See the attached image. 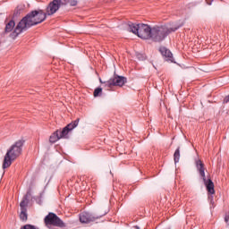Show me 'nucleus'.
I'll list each match as a JSON object with an SVG mask.
<instances>
[{
	"mask_svg": "<svg viewBox=\"0 0 229 229\" xmlns=\"http://www.w3.org/2000/svg\"><path fill=\"white\" fill-rule=\"evenodd\" d=\"M212 1H214V0H211L210 2H208V0H207V4L210 5V4H212Z\"/></svg>",
	"mask_w": 229,
	"mask_h": 229,
	"instance_id": "412c9836",
	"label": "nucleus"
},
{
	"mask_svg": "<svg viewBox=\"0 0 229 229\" xmlns=\"http://www.w3.org/2000/svg\"><path fill=\"white\" fill-rule=\"evenodd\" d=\"M15 30V21L11 20L5 24L4 33H12Z\"/></svg>",
	"mask_w": 229,
	"mask_h": 229,
	"instance_id": "f8f14e48",
	"label": "nucleus"
},
{
	"mask_svg": "<svg viewBox=\"0 0 229 229\" xmlns=\"http://www.w3.org/2000/svg\"><path fill=\"white\" fill-rule=\"evenodd\" d=\"M99 81L104 87H106V89H112L113 87H123L124 83H126L127 79L123 76L114 75L107 81H103L101 79H99Z\"/></svg>",
	"mask_w": 229,
	"mask_h": 229,
	"instance_id": "423d86ee",
	"label": "nucleus"
},
{
	"mask_svg": "<svg viewBox=\"0 0 229 229\" xmlns=\"http://www.w3.org/2000/svg\"><path fill=\"white\" fill-rule=\"evenodd\" d=\"M102 92H103V89H101V88L95 89L94 93H93L94 98H98V97L101 96Z\"/></svg>",
	"mask_w": 229,
	"mask_h": 229,
	"instance_id": "f3484780",
	"label": "nucleus"
},
{
	"mask_svg": "<svg viewBox=\"0 0 229 229\" xmlns=\"http://www.w3.org/2000/svg\"><path fill=\"white\" fill-rule=\"evenodd\" d=\"M24 146V140H20L16 141L11 148L7 150L3 163V169H6L12 165V162L15 160L18 157H21L22 153V147Z\"/></svg>",
	"mask_w": 229,
	"mask_h": 229,
	"instance_id": "f03ea898",
	"label": "nucleus"
},
{
	"mask_svg": "<svg viewBox=\"0 0 229 229\" xmlns=\"http://www.w3.org/2000/svg\"><path fill=\"white\" fill-rule=\"evenodd\" d=\"M182 24L178 25L174 28H168L167 26H156L152 28V34L150 36L151 40L154 42H162L165 39L167 35L174 33L177 30H180L182 28Z\"/></svg>",
	"mask_w": 229,
	"mask_h": 229,
	"instance_id": "20e7f679",
	"label": "nucleus"
},
{
	"mask_svg": "<svg viewBox=\"0 0 229 229\" xmlns=\"http://www.w3.org/2000/svg\"><path fill=\"white\" fill-rule=\"evenodd\" d=\"M46 19H47V14L43 10L31 11L19 21L15 30L10 33V38H17L22 31H28L30 28L44 22Z\"/></svg>",
	"mask_w": 229,
	"mask_h": 229,
	"instance_id": "f257e3e1",
	"label": "nucleus"
},
{
	"mask_svg": "<svg viewBox=\"0 0 229 229\" xmlns=\"http://www.w3.org/2000/svg\"><path fill=\"white\" fill-rule=\"evenodd\" d=\"M64 4H65L62 0L51 1L47 6L46 13H45L46 15L47 16L55 15V13H56V12H58L60 8H62V6H64Z\"/></svg>",
	"mask_w": 229,
	"mask_h": 229,
	"instance_id": "6e6552de",
	"label": "nucleus"
},
{
	"mask_svg": "<svg viewBox=\"0 0 229 229\" xmlns=\"http://www.w3.org/2000/svg\"><path fill=\"white\" fill-rule=\"evenodd\" d=\"M159 51L166 60V62H173V53H171V50L167 49V47H161L159 48Z\"/></svg>",
	"mask_w": 229,
	"mask_h": 229,
	"instance_id": "9b49d317",
	"label": "nucleus"
},
{
	"mask_svg": "<svg viewBox=\"0 0 229 229\" xmlns=\"http://www.w3.org/2000/svg\"><path fill=\"white\" fill-rule=\"evenodd\" d=\"M228 220H229V216H228V215H226V216H225V223H228Z\"/></svg>",
	"mask_w": 229,
	"mask_h": 229,
	"instance_id": "aec40b11",
	"label": "nucleus"
},
{
	"mask_svg": "<svg viewBox=\"0 0 229 229\" xmlns=\"http://www.w3.org/2000/svg\"><path fill=\"white\" fill-rule=\"evenodd\" d=\"M45 225L46 226H58L59 228H65V223L56 216L55 213H49L45 217Z\"/></svg>",
	"mask_w": 229,
	"mask_h": 229,
	"instance_id": "0eeeda50",
	"label": "nucleus"
},
{
	"mask_svg": "<svg viewBox=\"0 0 229 229\" xmlns=\"http://www.w3.org/2000/svg\"><path fill=\"white\" fill-rule=\"evenodd\" d=\"M103 216H106V212L100 216H94L89 212H82L80 214V221L82 224L89 225V223H92L98 219H101Z\"/></svg>",
	"mask_w": 229,
	"mask_h": 229,
	"instance_id": "1a4fd4ad",
	"label": "nucleus"
},
{
	"mask_svg": "<svg viewBox=\"0 0 229 229\" xmlns=\"http://www.w3.org/2000/svg\"><path fill=\"white\" fill-rule=\"evenodd\" d=\"M128 30L134 35H138L140 38H143L144 40H148L151 38V35L153 33V29L149 27L148 24L144 23H128Z\"/></svg>",
	"mask_w": 229,
	"mask_h": 229,
	"instance_id": "7ed1b4c3",
	"label": "nucleus"
},
{
	"mask_svg": "<svg viewBox=\"0 0 229 229\" xmlns=\"http://www.w3.org/2000/svg\"><path fill=\"white\" fill-rule=\"evenodd\" d=\"M60 134H59V131H55L49 138V142H51V144H55V142H57V140H60Z\"/></svg>",
	"mask_w": 229,
	"mask_h": 229,
	"instance_id": "4468645a",
	"label": "nucleus"
},
{
	"mask_svg": "<svg viewBox=\"0 0 229 229\" xmlns=\"http://www.w3.org/2000/svg\"><path fill=\"white\" fill-rule=\"evenodd\" d=\"M80 124V118H77L75 121L67 124L62 131H58L59 137L61 139H69L67 135H69V131H72L74 128H76Z\"/></svg>",
	"mask_w": 229,
	"mask_h": 229,
	"instance_id": "9d476101",
	"label": "nucleus"
},
{
	"mask_svg": "<svg viewBox=\"0 0 229 229\" xmlns=\"http://www.w3.org/2000/svg\"><path fill=\"white\" fill-rule=\"evenodd\" d=\"M224 103H229V95L225 98Z\"/></svg>",
	"mask_w": 229,
	"mask_h": 229,
	"instance_id": "6ab92c4d",
	"label": "nucleus"
},
{
	"mask_svg": "<svg viewBox=\"0 0 229 229\" xmlns=\"http://www.w3.org/2000/svg\"><path fill=\"white\" fill-rule=\"evenodd\" d=\"M20 218L21 221H28V210H21Z\"/></svg>",
	"mask_w": 229,
	"mask_h": 229,
	"instance_id": "dca6fc26",
	"label": "nucleus"
},
{
	"mask_svg": "<svg viewBox=\"0 0 229 229\" xmlns=\"http://www.w3.org/2000/svg\"><path fill=\"white\" fill-rule=\"evenodd\" d=\"M174 160L175 164L180 162V147H178L174 154Z\"/></svg>",
	"mask_w": 229,
	"mask_h": 229,
	"instance_id": "2eb2a0df",
	"label": "nucleus"
},
{
	"mask_svg": "<svg viewBox=\"0 0 229 229\" xmlns=\"http://www.w3.org/2000/svg\"><path fill=\"white\" fill-rule=\"evenodd\" d=\"M76 4H78L77 1L71 2V6H76Z\"/></svg>",
	"mask_w": 229,
	"mask_h": 229,
	"instance_id": "a211bd4d",
	"label": "nucleus"
},
{
	"mask_svg": "<svg viewBox=\"0 0 229 229\" xmlns=\"http://www.w3.org/2000/svg\"><path fill=\"white\" fill-rule=\"evenodd\" d=\"M196 167L199 176L204 182V185H206L208 192L209 194H216V190H214V182H212L210 179L207 180V176L205 175V164L199 159L196 161Z\"/></svg>",
	"mask_w": 229,
	"mask_h": 229,
	"instance_id": "39448f33",
	"label": "nucleus"
},
{
	"mask_svg": "<svg viewBox=\"0 0 229 229\" xmlns=\"http://www.w3.org/2000/svg\"><path fill=\"white\" fill-rule=\"evenodd\" d=\"M30 203V199H28V195H25L20 203L21 210H28V204Z\"/></svg>",
	"mask_w": 229,
	"mask_h": 229,
	"instance_id": "ddd939ff",
	"label": "nucleus"
}]
</instances>
